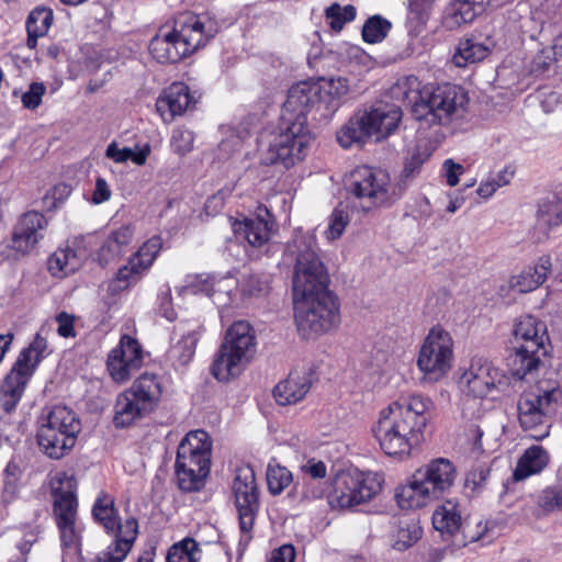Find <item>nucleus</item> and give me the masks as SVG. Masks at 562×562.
Masks as SVG:
<instances>
[{"instance_id":"obj_43","label":"nucleus","mask_w":562,"mask_h":562,"mask_svg":"<svg viewBox=\"0 0 562 562\" xmlns=\"http://www.w3.org/2000/svg\"><path fill=\"white\" fill-rule=\"evenodd\" d=\"M184 465H179V469H175L177 483L179 490L184 493L199 492L204 487L205 479L209 474H203L204 471L189 469L184 470Z\"/></svg>"},{"instance_id":"obj_37","label":"nucleus","mask_w":562,"mask_h":562,"mask_svg":"<svg viewBox=\"0 0 562 562\" xmlns=\"http://www.w3.org/2000/svg\"><path fill=\"white\" fill-rule=\"evenodd\" d=\"M490 0H453L451 3V19L454 24L471 23L485 11V4Z\"/></svg>"},{"instance_id":"obj_48","label":"nucleus","mask_w":562,"mask_h":562,"mask_svg":"<svg viewBox=\"0 0 562 562\" xmlns=\"http://www.w3.org/2000/svg\"><path fill=\"white\" fill-rule=\"evenodd\" d=\"M538 223L552 229L562 225V206L557 201H542L537 211Z\"/></svg>"},{"instance_id":"obj_52","label":"nucleus","mask_w":562,"mask_h":562,"mask_svg":"<svg viewBox=\"0 0 562 562\" xmlns=\"http://www.w3.org/2000/svg\"><path fill=\"white\" fill-rule=\"evenodd\" d=\"M268 290V279L263 274L251 273L245 278L241 283V291L244 295L261 296L267 294Z\"/></svg>"},{"instance_id":"obj_17","label":"nucleus","mask_w":562,"mask_h":562,"mask_svg":"<svg viewBox=\"0 0 562 562\" xmlns=\"http://www.w3.org/2000/svg\"><path fill=\"white\" fill-rule=\"evenodd\" d=\"M48 221L37 211H29L20 216L13 227L10 248L21 256L29 255L44 237Z\"/></svg>"},{"instance_id":"obj_36","label":"nucleus","mask_w":562,"mask_h":562,"mask_svg":"<svg viewBox=\"0 0 562 562\" xmlns=\"http://www.w3.org/2000/svg\"><path fill=\"white\" fill-rule=\"evenodd\" d=\"M488 55V48L473 38H462L458 43L452 56L457 67H467L483 60Z\"/></svg>"},{"instance_id":"obj_55","label":"nucleus","mask_w":562,"mask_h":562,"mask_svg":"<svg viewBox=\"0 0 562 562\" xmlns=\"http://www.w3.org/2000/svg\"><path fill=\"white\" fill-rule=\"evenodd\" d=\"M67 254L71 252L58 249L48 258L47 268L53 277H64L71 273L67 268Z\"/></svg>"},{"instance_id":"obj_42","label":"nucleus","mask_w":562,"mask_h":562,"mask_svg":"<svg viewBox=\"0 0 562 562\" xmlns=\"http://www.w3.org/2000/svg\"><path fill=\"white\" fill-rule=\"evenodd\" d=\"M436 0H408L407 22L411 31L419 33L430 18Z\"/></svg>"},{"instance_id":"obj_59","label":"nucleus","mask_w":562,"mask_h":562,"mask_svg":"<svg viewBox=\"0 0 562 562\" xmlns=\"http://www.w3.org/2000/svg\"><path fill=\"white\" fill-rule=\"evenodd\" d=\"M490 472V468L485 465H479L477 468L472 469L465 476V486H472V490L476 491L485 484Z\"/></svg>"},{"instance_id":"obj_39","label":"nucleus","mask_w":562,"mask_h":562,"mask_svg":"<svg viewBox=\"0 0 562 562\" xmlns=\"http://www.w3.org/2000/svg\"><path fill=\"white\" fill-rule=\"evenodd\" d=\"M422 535L423 529L415 520H400L397 530L393 535V548L397 551H405L415 544Z\"/></svg>"},{"instance_id":"obj_63","label":"nucleus","mask_w":562,"mask_h":562,"mask_svg":"<svg viewBox=\"0 0 562 562\" xmlns=\"http://www.w3.org/2000/svg\"><path fill=\"white\" fill-rule=\"evenodd\" d=\"M131 154L132 148H120L115 142L110 143L105 149V157L117 164L126 162L128 157H131Z\"/></svg>"},{"instance_id":"obj_26","label":"nucleus","mask_w":562,"mask_h":562,"mask_svg":"<svg viewBox=\"0 0 562 562\" xmlns=\"http://www.w3.org/2000/svg\"><path fill=\"white\" fill-rule=\"evenodd\" d=\"M133 237L134 231L128 225L112 231L98 249L95 258L98 263L105 268L110 263L117 261L128 251Z\"/></svg>"},{"instance_id":"obj_62","label":"nucleus","mask_w":562,"mask_h":562,"mask_svg":"<svg viewBox=\"0 0 562 562\" xmlns=\"http://www.w3.org/2000/svg\"><path fill=\"white\" fill-rule=\"evenodd\" d=\"M71 191L72 188L70 184L60 182L52 188L49 194L46 195V199L50 198L53 200L52 207L56 209L58 203H63L71 194Z\"/></svg>"},{"instance_id":"obj_54","label":"nucleus","mask_w":562,"mask_h":562,"mask_svg":"<svg viewBox=\"0 0 562 562\" xmlns=\"http://www.w3.org/2000/svg\"><path fill=\"white\" fill-rule=\"evenodd\" d=\"M46 87L43 82H32L29 90L21 97L22 104L25 109L35 110L42 103Z\"/></svg>"},{"instance_id":"obj_2","label":"nucleus","mask_w":562,"mask_h":562,"mask_svg":"<svg viewBox=\"0 0 562 562\" xmlns=\"http://www.w3.org/2000/svg\"><path fill=\"white\" fill-rule=\"evenodd\" d=\"M297 255L292 278L294 319L300 336L312 339L340 323V301L329 289L330 278L313 237L295 240Z\"/></svg>"},{"instance_id":"obj_27","label":"nucleus","mask_w":562,"mask_h":562,"mask_svg":"<svg viewBox=\"0 0 562 562\" xmlns=\"http://www.w3.org/2000/svg\"><path fill=\"white\" fill-rule=\"evenodd\" d=\"M216 33L217 26L214 23L205 25L195 15L189 16L188 20L181 24L180 30H178L180 42L184 43V47L188 48L187 56L193 54L200 47L205 46Z\"/></svg>"},{"instance_id":"obj_23","label":"nucleus","mask_w":562,"mask_h":562,"mask_svg":"<svg viewBox=\"0 0 562 562\" xmlns=\"http://www.w3.org/2000/svg\"><path fill=\"white\" fill-rule=\"evenodd\" d=\"M314 374L312 369L304 372L291 371L288 378L280 381L273 389L276 402L285 406L302 401L312 387Z\"/></svg>"},{"instance_id":"obj_19","label":"nucleus","mask_w":562,"mask_h":562,"mask_svg":"<svg viewBox=\"0 0 562 562\" xmlns=\"http://www.w3.org/2000/svg\"><path fill=\"white\" fill-rule=\"evenodd\" d=\"M76 487L75 479L66 473L58 479V486L52 487V494L55 497L54 514L58 528L75 525L78 506Z\"/></svg>"},{"instance_id":"obj_29","label":"nucleus","mask_w":562,"mask_h":562,"mask_svg":"<svg viewBox=\"0 0 562 562\" xmlns=\"http://www.w3.org/2000/svg\"><path fill=\"white\" fill-rule=\"evenodd\" d=\"M233 494L238 513L239 529L243 533L250 532L260 508L259 491L243 492L240 487H235Z\"/></svg>"},{"instance_id":"obj_34","label":"nucleus","mask_w":562,"mask_h":562,"mask_svg":"<svg viewBox=\"0 0 562 562\" xmlns=\"http://www.w3.org/2000/svg\"><path fill=\"white\" fill-rule=\"evenodd\" d=\"M548 462V452L541 446H532L519 458L513 477L515 481L525 480L541 472Z\"/></svg>"},{"instance_id":"obj_25","label":"nucleus","mask_w":562,"mask_h":562,"mask_svg":"<svg viewBox=\"0 0 562 562\" xmlns=\"http://www.w3.org/2000/svg\"><path fill=\"white\" fill-rule=\"evenodd\" d=\"M195 103L196 99L191 93L189 86L178 81L171 83L164 91L156 102V108L161 114L168 111L170 120H173L177 115H182L193 109Z\"/></svg>"},{"instance_id":"obj_50","label":"nucleus","mask_w":562,"mask_h":562,"mask_svg":"<svg viewBox=\"0 0 562 562\" xmlns=\"http://www.w3.org/2000/svg\"><path fill=\"white\" fill-rule=\"evenodd\" d=\"M537 505L546 514L562 512V486H548L537 498Z\"/></svg>"},{"instance_id":"obj_24","label":"nucleus","mask_w":562,"mask_h":562,"mask_svg":"<svg viewBox=\"0 0 562 562\" xmlns=\"http://www.w3.org/2000/svg\"><path fill=\"white\" fill-rule=\"evenodd\" d=\"M273 225V215L266 205L259 204L255 216L245 217L244 221L235 224V229L241 232L252 247H261L269 240Z\"/></svg>"},{"instance_id":"obj_33","label":"nucleus","mask_w":562,"mask_h":562,"mask_svg":"<svg viewBox=\"0 0 562 562\" xmlns=\"http://www.w3.org/2000/svg\"><path fill=\"white\" fill-rule=\"evenodd\" d=\"M518 419L525 430L533 429L543 423L546 412L541 398L533 392H524L517 403Z\"/></svg>"},{"instance_id":"obj_22","label":"nucleus","mask_w":562,"mask_h":562,"mask_svg":"<svg viewBox=\"0 0 562 562\" xmlns=\"http://www.w3.org/2000/svg\"><path fill=\"white\" fill-rule=\"evenodd\" d=\"M186 44L180 42L178 29L165 31L164 27L150 40L148 50L160 64H176L187 56Z\"/></svg>"},{"instance_id":"obj_7","label":"nucleus","mask_w":562,"mask_h":562,"mask_svg":"<svg viewBox=\"0 0 562 562\" xmlns=\"http://www.w3.org/2000/svg\"><path fill=\"white\" fill-rule=\"evenodd\" d=\"M256 351V336L246 321L234 322L225 333L224 340L211 366L212 375L227 382L240 374Z\"/></svg>"},{"instance_id":"obj_20","label":"nucleus","mask_w":562,"mask_h":562,"mask_svg":"<svg viewBox=\"0 0 562 562\" xmlns=\"http://www.w3.org/2000/svg\"><path fill=\"white\" fill-rule=\"evenodd\" d=\"M114 541L108 546L106 550L100 552L92 562H123L138 535V522L135 517H130L124 524H121L117 517V529L112 532Z\"/></svg>"},{"instance_id":"obj_46","label":"nucleus","mask_w":562,"mask_h":562,"mask_svg":"<svg viewBox=\"0 0 562 562\" xmlns=\"http://www.w3.org/2000/svg\"><path fill=\"white\" fill-rule=\"evenodd\" d=\"M325 15L329 20V26L335 32H340L345 24L356 19L357 10L352 4L341 8L338 3H333L325 10Z\"/></svg>"},{"instance_id":"obj_44","label":"nucleus","mask_w":562,"mask_h":562,"mask_svg":"<svg viewBox=\"0 0 562 562\" xmlns=\"http://www.w3.org/2000/svg\"><path fill=\"white\" fill-rule=\"evenodd\" d=\"M293 476L291 471L280 464H268L267 469V485L268 491L272 495L281 494L285 487L290 485Z\"/></svg>"},{"instance_id":"obj_28","label":"nucleus","mask_w":562,"mask_h":562,"mask_svg":"<svg viewBox=\"0 0 562 562\" xmlns=\"http://www.w3.org/2000/svg\"><path fill=\"white\" fill-rule=\"evenodd\" d=\"M551 267L550 257L541 256L535 266H530L519 274L513 276L509 280V288L518 293L531 292L544 283Z\"/></svg>"},{"instance_id":"obj_18","label":"nucleus","mask_w":562,"mask_h":562,"mask_svg":"<svg viewBox=\"0 0 562 562\" xmlns=\"http://www.w3.org/2000/svg\"><path fill=\"white\" fill-rule=\"evenodd\" d=\"M432 525L442 536H449L453 539V543L458 547H464L469 542L477 541L482 533L467 535V527L462 522L458 503L453 499H446L443 504L432 514Z\"/></svg>"},{"instance_id":"obj_49","label":"nucleus","mask_w":562,"mask_h":562,"mask_svg":"<svg viewBox=\"0 0 562 562\" xmlns=\"http://www.w3.org/2000/svg\"><path fill=\"white\" fill-rule=\"evenodd\" d=\"M53 21L54 12L50 8L36 7L30 12L26 19L25 26L26 29L37 31L44 36L48 32L50 25L53 24Z\"/></svg>"},{"instance_id":"obj_61","label":"nucleus","mask_w":562,"mask_h":562,"mask_svg":"<svg viewBox=\"0 0 562 562\" xmlns=\"http://www.w3.org/2000/svg\"><path fill=\"white\" fill-rule=\"evenodd\" d=\"M296 551L293 544L286 543L274 549L268 562H295Z\"/></svg>"},{"instance_id":"obj_13","label":"nucleus","mask_w":562,"mask_h":562,"mask_svg":"<svg viewBox=\"0 0 562 562\" xmlns=\"http://www.w3.org/2000/svg\"><path fill=\"white\" fill-rule=\"evenodd\" d=\"M162 247V239L155 235L146 240L139 249L133 254L127 263L121 267L111 280L109 288L112 292H119L136 284L144 273L153 266Z\"/></svg>"},{"instance_id":"obj_12","label":"nucleus","mask_w":562,"mask_h":562,"mask_svg":"<svg viewBox=\"0 0 562 562\" xmlns=\"http://www.w3.org/2000/svg\"><path fill=\"white\" fill-rule=\"evenodd\" d=\"M452 346L450 334L440 326H434L420 347L418 368L438 380L451 368Z\"/></svg>"},{"instance_id":"obj_38","label":"nucleus","mask_w":562,"mask_h":562,"mask_svg":"<svg viewBox=\"0 0 562 562\" xmlns=\"http://www.w3.org/2000/svg\"><path fill=\"white\" fill-rule=\"evenodd\" d=\"M93 518L99 521L106 533L114 532L117 529V509L114 506L113 498L103 494L102 497H98L93 508H92Z\"/></svg>"},{"instance_id":"obj_40","label":"nucleus","mask_w":562,"mask_h":562,"mask_svg":"<svg viewBox=\"0 0 562 562\" xmlns=\"http://www.w3.org/2000/svg\"><path fill=\"white\" fill-rule=\"evenodd\" d=\"M202 550L199 542L187 537L173 543L167 553V562H200Z\"/></svg>"},{"instance_id":"obj_8","label":"nucleus","mask_w":562,"mask_h":562,"mask_svg":"<svg viewBox=\"0 0 562 562\" xmlns=\"http://www.w3.org/2000/svg\"><path fill=\"white\" fill-rule=\"evenodd\" d=\"M47 349V339L37 333L29 346L20 351L0 386V404L4 413L15 411L37 367L49 355Z\"/></svg>"},{"instance_id":"obj_60","label":"nucleus","mask_w":562,"mask_h":562,"mask_svg":"<svg viewBox=\"0 0 562 562\" xmlns=\"http://www.w3.org/2000/svg\"><path fill=\"white\" fill-rule=\"evenodd\" d=\"M56 322L58 324L57 333L60 337L69 338L76 336L74 315L63 311L56 315Z\"/></svg>"},{"instance_id":"obj_56","label":"nucleus","mask_w":562,"mask_h":562,"mask_svg":"<svg viewBox=\"0 0 562 562\" xmlns=\"http://www.w3.org/2000/svg\"><path fill=\"white\" fill-rule=\"evenodd\" d=\"M184 291L191 294H205L212 296L214 293V281L209 276L199 274L184 286Z\"/></svg>"},{"instance_id":"obj_10","label":"nucleus","mask_w":562,"mask_h":562,"mask_svg":"<svg viewBox=\"0 0 562 562\" xmlns=\"http://www.w3.org/2000/svg\"><path fill=\"white\" fill-rule=\"evenodd\" d=\"M331 485L328 503L334 508H351L368 503L382 490L378 474L363 473L357 469L338 472Z\"/></svg>"},{"instance_id":"obj_47","label":"nucleus","mask_w":562,"mask_h":562,"mask_svg":"<svg viewBox=\"0 0 562 562\" xmlns=\"http://www.w3.org/2000/svg\"><path fill=\"white\" fill-rule=\"evenodd\" d=\"M432 149L428 144L416 145L412 155L406 159L403 169L405 179L419 173L423 165L430 158Z\"/></svg>"},{"instance_id":"obj_51","label":"nucleus","mask_w":562,"mask_h":562,"mask_svg":"<svg viewBox=\"0 0 562 562\" xmlns=\"http://www.w3.org/2000/svg\"><path fill=\"white\" fill-rule=\"evenodd\" d=\"M194 134L189 130L177 128L172 132L170 146L175 154L184 156L193 149Z\"/></svg>"},{"instance_id":"obj_11","label":"nucleus","mask_w":562,"mask_h":562,"mask_svg":"<svg viewBox=\"0 0 562 562\" xmlns=\"http://www.w3.org/2000/svg\"><path fill=\"white\" fill-rule=\"evenodd\" d=\"M348 193L358 199H368L373 206L392 204L389 175L382 169L360 166L353 169L345 182Z\"/></svg>"},{"instance_id":"obj_4","label":"nucleus","mask_w":562,"mask_h":562,"mask_svg":"<svg viewBox=\"0 0 562 562\" xmlns=\"http://www.w3.org/2000/svg\"><path fill=\"white\" fill-rule=\"evenodd\" d=\"M457 477V469L446 458H437L417 469L406 484L397 486L395 499L402 509L424 507L428 501L445 497Z\"/></svg>"},{"instance_id":"obj_16","label":"nucleus","mask_w":562,"mask_h":562,"mask_svg":"<svg viewBox=\"0 0 562 562\" xmlns=\"http://www.w3.org/2000/svg\"><path fill=\"white\" fill-rule=\"evenodd\" d=\"M143 361V349L136 338L123 335L120 345L108 356V370L115 382L130 379L131 371L138 369Z\"/></svg>"},{"instance_id":"obj_32","label":"nucleus","mask_w":562,"mask_h":562,"mask_svg":"<svg viewBox=\"0 0 562 562\" xmlns=\"http://www.w3.org/2000/svg\"><path fill=\"white\" fill-rule=\"evenodd\" d=\"M390 94L392 99L411 106L412 114L415 117L417 104L424 101V86L414 75L403 76L390 88Z\"/></svg>"},{"instance_id":"obj_58","label":"nucleus","mask_w":562,"mask_h":562,"mask_svg":"<svg viewBox=\"0 0 562 562\" xmlns=\"http://www.w3.org/2000/svg\"><path fill=\"white\" fill-rule=\"evenodd\" d=\"M21 473V469L15 462L10 461L7 464L4 469V494L10 496L15 495L18 488V481L20 480Z\"/></svg>"},{"instance_id":"obj_3","label":"nucleus","mask_w":562,"mask_h":562,"mask_svg":"<svg viewBox=\"0 0 562 562\" xmlns=\"http://www.w3.org/2000/svg\"><path fill=\"white\" fill-rule=\"evenodd\" d=\"M430 404L422 395H411L380 411L371 431L385 456L402 459L424 440Z\"/></svg>"},{"instance_id":"obj_30","label":"nucleus","mask_w":562,"mask_h":562,"mask_svg":"<svg viewBox=\"0 0 562 562\" xmlns=\"http://www.w3.org/2000/svg\"><path fill=\"white\" fill-rule=\"evenodd\" d=\"M368 112L376 140L391 135L397 128L403 116L401 108L395 104L371 108Z\"/></svg>"},{"instance_id":"obj_64","label":"nucleus","mask_w":562,"mask_h":562,"mask_svg":"<svg viewBox=\"0 0 562 562\" xmlns=\"http://www.w3.org/2000/svg\"><path fill=\"white\" fill-rule=\"evenodd\" d=\"M225 205V193L217 191L213 195L209 196L204 204V211L207 215L214 216L218 214Z\"/></svg>"},{"instance_id":"obj_31","label":"nucleus","mask_w":562,"mask_h":562,"mask_svg":"<svg viewBox=\"0 0 562 562\" xmlns=\"http://www.w3.org/2000/svg\"><path fill=\"white\" fill-rule=\"evenodd\" d=\"M151 412L124 391L116 397L114 406L113 425L117 429L130 427L136 419L143 418Z\"/></svg>"},{"instance_id":"obj_9","label":"nucleus","mask_w":562,"mask_h":562,"mask_svg":"<svg viewBox=\"0 0 562 562\" xmlns=\"http://www.w3.org/2000/svg\"><path fill=\"white\" fill-rule=\"evenodd\" d=\"M80 431L81 423L76 413L66 406L56 405L38 427L37 443L48 458L59 460L72 450Z\"/></svg>"},{"instance_id":"obj_57","label":"nucleus","mask_w":562,"mask_h":562,"mask_svg":"<svg viewBox=\"0 0 562 562\" xmlns=\"http://www.w3.org/2000/svg\"><path fill=\"white\" fill-rule=\"evenodd\" d=\"M349 223V216L348 213L342 209H334L330 221H329V234L333 239L339 238L347 224Z\"/></svg>"},{"instance_id":"obj_1","label":"nucleus","mask_w":562,"mask_h":562,"mask_svg":"<svg viewBox=\"0 0 562 562\" xmlns=\"http://www.w3.org/2000/svg\"><path fill=\"white\" fill-rule=\"evenodd\" d=\"M348 92V79L342 77H322L293 85L282 106L280 133L270 143L262 162L266 166L281 165L289 169L303 160L315 138L310 130L307 115L312 111L321 112L322 116L334 114Z\"/></svg>"},{"instance_id":"obj_53","label":"nucleus","mask_w":562,"mask_h":562,"mask_svg":"<svg viewBox=\"0 0 562 562\" xmlns=\"http://www.w3.org/2000/svg\"><path fill=\"white\" fill-rule=\"evenodd\" d=\"M235 487H240L243 492L259 491L255 471L251 467L247 465L236 470L232 490L235 491Z\"/></svg>"},{"instance_id":"obj_41","label":"nucleus","mask_w":562,"mask_h":562,"mask_svg":"<svg viewBox=\"0 0 562 562\" xmlns=\"http://www.w3.org/2000/svg\"><path fill=\"white\" fill-rule=\"evenodd\" d=\"M392 29V23L380 14L368 18L362 26L361 35L368 44L381 43Z\"/></svg>"},{"instance_id":"obj_21","label":"nucleus","mask_w":562,"mask_h":562,"mask_svg":"<svg viewBox=\"0 0 562 562\" xmlns=\"http://www.w3.org/2000/svg\"><path fill=\"white\" fill-rule=\"evenodd\" d=\"M374 136L368 110L357 111L337 131L336 139L345 148H362Z\"/></svg>"},{"instance_id":"obj_6","label":"nucleus","mask_w":562,"mask_h":562,"mask_svg":"<svg viewBox=\"0 0 562 562\" xmlns=\"http://www.w3.org/2000/svg\"><path fill=\"white\" fill-rule=\"evenodd\" d=\"M516 345L508 358L512 375L522 380L527 374L537 371L541 357L547 356L544 346L549 340L546 324L532 315L521 316L514 326Z\"/></svg>"},{"instance_id":"obj_35","label":"nucleus","mask_w":562,"mask_h":562,"mask_svg":"<svg viewBox=\"0 0 562 562\" xmlns=\"http://www.w3.org/2000/svg\"><path fill=\"white\" fill-rule=\"evenodd\" d=\"M125 391L140 405L153 408L160 395V385L155 374L144 373Z\"/></svg>"},{"instance_id":"obj_15","label":"nucleus","mask_w":562,"mask_h":562,"mask_svg":"<svg viewBox=\"0 0 562 562\" xmlns=\"http://www.w3.org/2000/svg\"><path fill=\"white\" fill-rule=\"evenodd\" d=\"M212 442L204 430L189 432L179 443L175 469L184 465V470L195 469L210 474Z\"/></svg>"},{"instance_id":"obj_14","label":"nucleus","mask_w":562,"mask_h":562,"mask_svg":"<svg viewBox=\"0 0 562 562\" xmlns=\"http://www.w3.org/2000/svg\"><path fill=\"white\" fill-rule=\"evenodd\" d=\"M462 379L467 382L469 393L480 398L487 396L494 390L506 392L509 386V378L483 358H473Z\"/></svg>"},{"instance_id":"obj_5","label":"nucleus","mask_w":562,"mask_h":562,"mask_svg":"<svg viewBox=\"0 0 562 562\" xmlns=\"http://www.w3.org/2000/svg\"><path fill=\"white\" fill-rule=\"evenodd\" d=\"M468 91L454 83L425 85L424 101L415 109V119L427 125L447 126L468 113Z\"/></svg>"},{"instance_id":"obj_45","label":"nucleus","mask_w":562,"mask_h":562,"mask_svg":"<svg viewBox=\"0 0 562 562\" xmlns=\"http://www.w3.org/2000/svg\"><path fill=\"white\" fill-rule=\"evenodd\" d=\"M199 341L198 333L190 331L171 348L170 355L181 366H187L193 358Z\"/></svg>"}]
</instances>
